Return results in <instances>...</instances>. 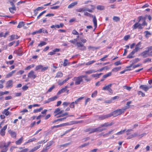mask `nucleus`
<instances>
[{"label":"nucleus","mask_w":152,"mask_h":152,"mask_svg":"<svg viewBox=\"0 0 152 152\" xmlns=\"http://www.w3.org/2000/svg\"><path fill=\"white\" fill-rule=\"evenodd\" d=\"M131 102H132L131 101L127 102L126 104V106L123 108V109H125V111L126 109H129L130 107V104H131Z\"/></svg>","instance_id":"29"},{"label":"nucleus","mask_w":152,"mask_h":152,"mask_svg":"<svg viewBox=\"0 0 152 152\" xmlns=\"http://www.w3.org/2000/svg\"><path fill=\"white\" fill-rule=\"evenodd\" d=\"M47 44V43L45 42H41L38 45V46L41 47Z\"/></svg>","instance_id":"45"},{"label":"nucleus","mask_w":152,"mask_h":152,"mask_svg":"<svg viewBox=\"0 0 152 152\" xmlns=\"http://www.w3.org/2000/svg\"><path fill=\"white\" fill-rule=\"evenodd\" d=\"M112 84L111 83L105 86L102 88V90H108L111 87Z\"/></svg>","instance_id":"23"},{"label":"nucleus","mask_w":152,"mask_h":152,"mask_svg":"<svg viewBox=\"0 0 152 152\" xmlns=\"http://www.w3.org/2000/svg\"><path fill=\"white\" fill-rule=\"evenodd\" d=\"M15 53L17 54L18 56H21L23 54L22 50L21 48H19L17 50L15 51Z\"/></svg>","instance_id":"24"},{"label":"nucleus","mask_w":152,"mask_h":152,"mask_svg":"<svg viewBox=\"0 0 152 152\" xmlns=\"http://www.w3.org/2000/svg\"><path fill=\"white\" fill-rule=\"evenodd\" d=\"M136 67H127V69H126L124 70H123L120 73L121 74H122L124 73L125 72L127 71H130L132 70L133 69Z\"/></svg>","instance_id":"13"},{"label":"nucleus","mask_w":152,"mask_h":152,"mask_svg":"<svg viewBox=\"0 0 152 152\" xmlns=\"http://www.w3.org/2000/svg\"><path fill=\"white\" fill-rule=\"evenodd\" d=\"M102 74V73H101L99 74H93L91 75V76L94 77L96 79L99 78V76Z\"/></svg>","instance_id":"40"},{"label":"nucleus","mask_w":152,"mask_h":152,"mask_svg":"<svg viewBox=\"0 0 152 152\" xmlns=\"http://www.w3.org/2000/svg\"><path fill=\"white\" fill-rule=\"evenodd\" d=\"M126 131V129H124V130H121L120 132H118L117 133H116L115 134L116 135H119L123 134V133L125 132Z\"/></svg>","instance_id":"44"},{"label":"nucleus","mask_w":152,"mask_h":152,"mask_svg":"<svg viewBox=\"0 0 152 152\" xmlns=\"http://www.w3.org/2000/svg\"><path fill=\"white\" fill-rule=\"evenodd\" d=\"M140 24V23H139L138 22L136 23H135L133 26L132 28L133 29H136L137 28H138Z\"/></svg>","instance_id":"39"},{"label":"nucleus","mask_w":152,"mask_h":152,"mask_svg":"<svg viewBox=\"0 0 152 152\" xmlns=\"http://www.w3.org/2000/svg\"><path fill=\"white\" fill-rule=\"evenodd\" d=\"M112 75V73L111 72H108V73H107V74L104 75L103 77H102L103 78H105V79L107 77H108L110 76H111Z\"/></svg>","instance_id":"46"},{"label":"nucleus","mask_w":152,"mask_h":152,"mask_svg":"<svg viewBox=\"0 0 152 152\" xmlns=\"http://www.w3.org/2000/svg\"><path fill=\"white\" fill-rule=\"evenodd\" d=\"M58 98V97L56 96H55L52 97L51 98H50V102L52 101H53L56 99Z\"/></svg>","instance_id":"54"},{"label":"nucleus","mask_w":152,"mask_h":152,"mask_svg":"<svg viewBox=\"0 0 152 152\" xmlns=\"http://www.w3.org/2000/svg\"><path fill=\"white\" fill-rule=\"evenodd\" d=\"M97 91H95L94 92L92 93L91 96L92 98L95 97L97 95Z\"/></svg>","instance_id":"49"},{"label":"nucleus","mask_w":152,"mask_h":152,"mask_svg":"<svg viewBox=\"0 0 152 152\" xmlns=\"http://www.w3.org/2000/svg\"><path fill=\"white\" fill-rule=\"evenodd\" d=\"M54 142L52 141L49 142L47 143L46 145V146L48 148H49V147L50 146L54 143Z\"/></svg>","instance_id":"50"},{"label":"nucleus","mask_w":152,"mask_h":152,"mask_svg":"<svg viewBox=\"0 0 152 152\" xmlns=\"http://www.w3.org/2000/svg\"><path fill=\"white\" fill-rule=\"evenodd\" d=\"M141 43L140 42H139L136 45L135 48L134 50L136 51L137 52L140 49V47L141 46Z\"/></svg>","instance_id":"18"},{"label":"nucleus","mask_w":152,"mask_h":152,"mask_svg":"<svg viewBox=\"0 0 152 152\" xmlns=\"http://www.w3.org/2000/svg\"><path fill=\"white\" fill-rule=\"evenodd\" d=\"M3 113L6 115L7 116L9 114L10 112L4 109L3 111Z\"/></svg>","instance_id":"55"},{"label":"nucleus","mask_w":152,"mask_h":152,"mask_svg":"<svg viewBox=\"0 0 152 152\" xmlns=\"http://www.w3.org/2000/svg\"><path fill=\"white\" fill-rule=\"evenodd\" d=\"M7 125L4 126L3 128L1 129L0 130V134L2 136H4L5 134V130L7 129Z\"/></svg>","instance_id":"8"},{"label":"nucleus","mask_w":152,"mask_h":152,"mask_svg":"<svg viewBox=\"0 0 152 152\" xmlns=\"http://www.w3.org/2000/svg\"><path fill=\"white\" fill-rule=\"evenodd\" d=\"M113 124V123H111L110 124H109L108 123H105L104 124L101 125V127H107L110 126Z\"/></svg>","instance_id":"28"},{"label":"nucleus","mask_w":152,"mask_h":152,"mask_svg":"<svg viewBox=\"0 0 152 152\" xmlns=\"http://www.w3.org/2000/svg\"><path fill=\"white\" fill-rule=\"evenodd\" d=\"M24 138L23 137H21L17 140L16 141L15 143L16 145H18L21 144Z\"/></svg>","instance_id":"12"},{"label":"nucleus","mask_w":152,"mask_h":152,"mask_svg":"<svg viewBox=\"0 0 152 152\" xmlns=\"http://www.w3.org/2000/svg\"><path fill=\"white\" fill-rule=\"evenodd\" d=\"M136 52H137L134 49L132 51V52L127 56V58H131L133 57V55Z\"/></svg>","instance_id":"21"},{"label":"nucleus","mask_w":152,"mask_h":152,"mask_svg":"<svg viewBox=\"0 0 152 152\" xmlns=\"http://www.w3.org/2000/svg\"><path fill=\"white\" fill-rule=\"evenodd\" d=\"M28 78L34 79L36 78L37 75L35 74L34 72L31 70L28 73Z\"/></svg>","instance_id":"6"},{"label":"nucleus","mask_w":152,"mask_h":152,"mask_svg":"<svg viewBox=\"0 0 152 152\" xmlns=\"http://www.w3.org/2000/svg\"><path fill=\"white\" fill-rule=\"evenodd\" d=\"M55 87V86L54 85L52 86L51 87H50L48 91L47 92V93H48V92H50L52 91L53 88H54Z\"/></svg>","instance_id":"58"},{"label":"nucleus","mask_w":152,"mask_h":152,"mask_svg":"<svg viewBox=\"0 0 152 152\" xmlns=\"http://www.w3.org/2000/svg\"><path fill=\"white\" fill-rule=\"evenodd\" d=\"M76 45L77 48L81 50H84L86 49V47L84 45L82 42H77Z\"/></svg>","instance_id":"3"},{"label":"nucleus","mask_w":152,"mask_h":152,"mask_svg":"<svg viewBox=\"0 0 152 152\" xmlns=\"http://www.w3.org/2000/svg\"><path fill=\"white\" fill-rule=\"evenodd\" d=\"M147 50H145L141 53V55L144 58L146 57L148 55V53H149Z\"/></svg>","instance_id":"27"},{"label":"nucleus","mask_w":152,"mask_h":152,"mask_svg":"<svg viewBox=\"0 0 152 152\" xmlns=\"http://www.w3.org/2000/svg\"><path fill=\"white\" fill-rule=\"evenodd\" d=\"M85 78V80L87 82L90 81L91 79L90 78L88 77L86 75H82L77 77H74L73 79L75 81V84L76 85H79L81 82L83 81V78Z\"/></svg>","instance_id":"1"},{"label":"nucleus","mask_w":152,"mask_h":152,"mask_svg":"<svg viewBox=\"0 0 152 152\" xmlns=\"http://www.w3.org/2000/svg\"><path fill=\"white\" fill-rule=\"evenodd\" d=\"M113 20L115 22H118L120 20V18L118 17L114 16L113 18Z\"/></svg>","instance_id":"52"},{"label":"nucleus","mask_w":152,"mask_h":152,"mask_svg":"<svg viewBox=\"0 0 152 152\" xmlns=\"http://www.w3.org/2000/svg\"><path fill=\"white\" fill-rule=\"evenodd\" d=\"M63 75V73L60 72H58L56 74V76H55L56 78H60L62 77Z\"/></svg>","instance_id":"37"},{"label":"nucleus","mask_w":152,"mask_h":152,"mask_svg":"<svg viewBox=\"0 0 152 152\" xmlns=\"http://www.w3.org/2000/svg\"><path fill=\"white\" fill-rule=\"evenodd\" d=\"M84 15L86 16H88L91 18H93L94 16V15H92L91 14L87 12H84Z\"/></svg>","instance_id":"42"},{"label":"nucleus","mask_w":152,"mask_h":152,"mask_svg":"<svg viewBox=\"0 0 152 152\" xmlns=\"http://www.w3.org/2000/svg\"><path fill=\"white\" fill-rule=\"evenodd\" d=\"M90 143L89 142H87L86 143H85L79 146V148H83L85 146H86L89 144Z\"/></svg>","instance_id":"53"},{"label":"nucleus","mask_w":152,"mask_h":152,"mask_svg":"<svg viewBox=\"0 0 152 152\" xmlns=\"http://www.w3.org/2000/svg\"><path fill=\"white\" fill-rule=\"evenodd\" d=\"M13 86V81L12 80L7 81L6 84V88H11Z\"/></svg>","instance_id":"9"},{"label":"nucleus","mask_w":152,"mask_h":152,"mask_svg":"<svg viewBox=\"0 0 152 152\" xmlns=\"http://www.w3.org/2000/svg\"><path fill=\"white\" fill-rule=\"evenodd\" d=\"M15 35H12L10 36V38L9 39V41H11L15 39Z\"/></svg>","instance_id":"57"},{"label":"nucleus","mask_w":152,"mask_h":152,"mask_svg":"<svg viewBox=\"0 0 152 152\" xmlns=\"http://www.w3.org/2000/svg\"><path fill=\"white\" fill-rule=\"evenodd\" d=\"M75 103L74 102H72L69 105V107L71 108H73L75 107Z\"/></svg>","instance_id":"56"},{"label":"nucleus","mask_w":152,"mask_h":152,"mask_svg":"<svg viewBox=\"0 0 152 152\" xmlns=\"http://www.w3.org/2000/svg\"><path fill=\"white\" fill-rule=\"evenodd\" d=\"M152 87V86H148L146 85H142L140 86L139 88L146 92Z\"/></svg>","instance_id":"5"},{"label":"nucleus","mask_w":152,"mask_h":152,"mask_svg":"<svg viewBox=\"0 0 152 152\" xmlns=\"http://www.w3.org/2000/svg\"><path fill=\"white\" fill-rule=\"evenodd\" d=\"M15 72V70L12 71V72H10V73H8L6 75V77L9 78L10 77H11V76H12V75Z\"/></svg>","instance_id":"33"},{"label":"nucleus","mask_w":152,"mask_h":152,"mask_svg":"<svg viewBox=\"0 0 152 152\" xmlns=\"http://www.w3.org/2000/svg\"><path fill=\"white\" fill-rule=\"evenodd\" d=\"M41 145L36 146L31 149L28 152H34L37 149L41 147Z\"/></svg>","instance_id":"20"},{"label":"nucleus","mask_w":152,"mask_h":152,"mask_svg":"<svg viewBox=\"0 0 152 152\" xmlns=\"http://www.w3.org/2000/svg\"><path fill=\"white\" fill-rule=\"evenodd\" d=\"M42 109L43 108L42 107H40L39 109L34 110L33 111V112L34 113H38L40 112L41 111Z\"/></svg>","instance_id":"47"},{"label":"nucleus","mask_w":152,"mask_h":152,"mask_svg":"<svg viewBox=\"0 0 152 152\" xmlns=\"http://www.w3.org/2000/svg\"><path fill=\"white\" fill-rule=\"evenodd\" d=\"M76 11L77 12H85V7L80 8L76 10Z\"/></svg>","instance_id":"36"},{"label":"nucleus","mask_w":152,"mask_h":152,"mask_svg":"<svg viewBox=\"0 0 152 152\" xmlns=\"http://www.w3.org/2000/svg\"><path fill=\"white\" fill-rule=\"evenodd\" d=\"M121 67H116L112 69V71L114 72H117L120 70Z\"/></svg>","instance_id":"60"},{"label":"nucleus","mask_w":152,"mask_h":152,"mask_svg":"<svg viewBox=\"0 0 152 152\" xmlns=\"http://www.w3.org/2000/svg\"><path fill=\"white\" fill-rule=\"evenodd\" d=\"M85 132H89V134H91L94 132V128H88L85 129L84 130Z\"/></svg>","instance_id":"22"},{"label":"nucleus","mask_w":152,"mask_h":152,"mask_svg":"<svg viewBox=\"0 0 152 152\" xmlns=\"http://www.w3.org/2000/svg\"><path fill=\"white\" fill-rule=\"evenodd\" d=\"M72 34L75 35H78L79 34V33L75 29L72 31Z\"/></svg>","instance_id":"62"},{"label":"nucleus","mask_w":152,"mask_h":152,"mask_svg":"<svg viewBox=\"0 0 152 152\" xmlns=\"http://www.w3.org/2000/svg\"><path fill=\"white\" fill-rule=\"evenodd\" d=\"M9 93V92L8 91H5L4 92L0 91V96L4 94H7Z\"/></svg>","instance_id":"51"},{"label":"nucleus","mask_w":152,"mask_h":152,"mask_svg":"<svg viewBox=\"0 0 152 152\" xmlns=\"http://www.w3.org/2000/svg\"><path fill=\"white\" fill-rule=\"evenodd\" d=\"M50 148H48L47 146H46L45 148H43L40 152H47Z\"/></svg>","instance_id":"59"},{"label":"nucleus","mask_w":152,"mask_h":152,"mask_svg":"<svg viewBox=\"0 0 152 152\" xmlns=\"http://www.w3.org/2000/svg\"><path fill=\"white\" fill-rule=\"evenodd\" d=\"M5 80L2 79L0 80V89H2L4 88V83L5 82Z\"/></svg>","instance_id":"32"},{"label":"nucleus","mask_w":152,"mask_h":152,"mask_svg":"<svg viewBox=\"0 0 152 152\" xmlns=\"http://www.w3.org/2000/svg\"><path fill=\"white\" fill-rule=\"evenodd\" d=\"M65 91H66L67 93L68 94L69 90L65 89L64 87L63 88L58 92L57 94L59 95L62 93L64 92Z\"/></svg>","instance_id":"11"},{"label":"nucleus","mask_w":152,"mask_h":152,"mask_svg":"<svg viewBox=\"0 0 152 152\" xmlns=\"http://www.w3.org/2000/svg\"><path fill=\"white\" fill-rule=\"evenodd\" d=\"M138 135L137 133H135L133 134H132L129 136H128L127 138V139H132L134 137H136Z\"/></svg>","instance_id":"31"},{"label":"nucleus","mask_w":152,"mask_h":152,"mask_svg":"<svg viewBox=\"0 0 152 152\" xmlns=\"http://www.w3.org/2000/svg\"><path fill=\"white\" fill-rule=\"evenodd\" d=\"M36 123V121H33V122H32L30 124L29 127L31 128H32L35 125Z\"/></svg>","instance_id":"63"},{"label":"nucleus","mask_w":152,"mask_h":152,"mask_svg":"<svg viewBox=\"0 0 152 152\" xmlns=\"http://www.w3.org/2000/svg\"><path fill=\"white\" fill-rule=\"evenodd\" d=\"M60 109L59 108L56 109L54 112V113L55 114V116H56L57 115L60 114Z\"/></svg>","instance_id":"30"},{"label":"nucleus","mask_w":152,"mask_h":152,"mask_svg":"<svg viewBox=\"0 0 152 152\" xmlns=\"http://www.w3.org/2000/svg\"><path fill=\"white\" fill-rule=\"evenodd\" d=\"M63 65L64 66H69V64L68 60L66 59H65L64 60L63 63Z\"/></svg>","instance_id":"41"},{"label":"nucleus","mask_w":152,"mask_h":152,"mask_svg":"<svg viewBox=\"0 0 152 152\" xmlns=\"http://www.w3.org/2000/svg\"><path fill=\"white\" fill-rule=\"evenodd\" d=\"M71 78V77H68L66 78L63 81H59L58 82V84L60 86H61L66 83L68 80Z\"/></svg>","instance_id":"10"},{"label":"nucleus","mask_w":152,"mask_h":152,"mask_svg":"<svg viewBox=\"0 0 152 152\" xmlns=\"http://www.w3.org/2000/svg\"><path fill=\"white\" fill-rule=\"evenodd\" d=\"M48 67H37L36 69V70L40 69V71L43 72L46 70Z\"/></svg>","instance_id":"25"},{"label":"nucleus","mask_w":152,"mask_h":152,"mask_svg":"<svg viewBox=\"0 0 152 152\" xmlns=\"http://www.w3.org/2000/svg\"><path fill=\"white\" fill-rule=\"evenodd\" d=\"M77 41V39H74L73 40H70L69 41V42L71 43L75 44V42Z\"/></svg>","instance_id":"64"},{"label":"nucleus","mask_w":152,"mask_h":152,"mask_svg":"<svg viewBox=\"0 0 152 152\" xmlns=\"http://www.w3.org/2000/svg\"><path fill=\"white\" fill-rule=\"evenodd\" d=\"M111 117L110 113L107 115H103L99 117V118L101 120H103L106 118L110 117Z\"/></svg>","instance_id":"17"},{"label":"nucleus","mask_w":152,"mask_h":152,"mask_svg":"<svg viewBox=\"0 0 152 152\" xmlns=\"http://www.w3.org/2000/svg\"><path fill=\"white\" fill-rule=\"evenodd\" d=\"M92 18H93V22L94 25V27H95L94 30V31L97 26V21L95 16H94Z\"/></svg>","instance_id":"16"},{"label":"nucleus","mask_w":152,"mask_h":152,"mask_svg":"<svg viewBox=\"0 0 152 152\" xmlns=\"http://www.w3.org/2000/svg\"><path fill=\"white\" fill-rule=\"evenodd\" d=\"M11 5L12 6V7H10L9 8V9L10 10V12L12 13H13L14 10H16V7L15 6V4L14 3H11Z\"/></svg>","instance_id":"15"},{"label":"nucleus","mask_w":152,"mask_h":152,"mask_svg":"<svg viewBox=\"0 0 152 152\" xmlns=\"http://www.w3.org/2000/svg\"><path fill=\"white\" fill-rule=\"evenodd\" d=\"M77 2H73V3H72L68 6V8H72L75 5H77Z\"/></svg>","instance_id":"34"},{"label":"nucleus","mask_w":152,"mask_h":152,"mask_svg":"<svg viewBox=\"0 0 152 152\" xmlns=\"http://www.w3.org/2000/svg\"><path fill=\"white\" fill-rule=\"evenodd\" d=\"M104 68H102L100 69H98L97 70H88L87 71H86L85 73L86 74H90L93 72H100L102 71L104 69Z\"/></svg>","instance_id":"7"},{"label":"nucleus","mask_w":152,"mask_h":152,"mask_svg":"<svg viewBox=\"0 0 152 152\" xmlns=\"http://www.w3.org/2000/svg\"><path fill=\"white\" fill-rule=\"evenodd\" d=\"M36 140L37 139L35 137H33L31 139H30L27 142H25L24 143V145H25L27 144V143L34 141H36Z\"/></svg>","instance_id":"19"},{"label":"nucleus","mask_w":152,"mask_h":152,"mask_svg":"<svg viewBox=\"0 0 152 152\" xmlns=\"http://www.w3.org/2000/svg\"><path fill=\"white\" fill-rule=\"evenodd\" d=\"M96 8L98 10H102L104 9V7L103 6L98 5L97 6Z\"/></svg>","instance_id":"48"},{"label":"nucleus","mask_w":152,"mask_h":152,"mask_svg":"<svg viewBox=\"0 0 152 152\" xmlns=\"http://www.w3.org/2000/svg\"><path fill=\"white\" fill-rule=\"evenodd\" d=\"M24 25V24L23 22H20L19 23L18 25L17 26V28H20L22 26H23Z\"/></svg>","instance_id":"43"},{"label":"nucleus","mask_w":152,"mask_h":152,"mask_svg":"<svg viewBox=\"0 0 152 152\" xmlns=\"http://www.w3.org/2000/svg\"><path fill=\"white\" fill-rule=\"evenodd\" d=\"M137 93L138 96L141 95L142 97H144L145 96V94L142 91H137Z\"/></svg>","instance_id":"38"},{"label":"nucleus","mask_w":152,"mask_h":152,"mask_svg":"<svg viewBox=\"0 0 152 152\" xmlns=\"http://www.w3.org/2000/svg\"><path fill=\"white\" fill-rule=\"evenodd\" d=\"M125 111V109H123V108L121 109H118L110 113V115L111 116H113L114 117H115L124 114Z\"/></svg>","instance_id":"2"},{"label":"nucleus","mask_w":152,"mask_h":152,"mask_svg":"<svg viewBox=\"0 0 152 152\" xmlns=\"http://www.w3.org/2000/svg\"><path fill=\"white\" fill-rule=\"evenodd\" d=\"M84 98V97H81L77 99H76L75 102V103L76 104H77L78 103L81 101V100L83 99Z\"/></svg>","instance_id":"35"},{"label":"nucleus","mask_w":152,"mask_h":152,"mask_svg":"<svg viewBox=\"0 0 152 152\" xmlns=\"http://www.w3.org/2000/svg\"><path fill=\"white\" fill-rule=\"evenodd\" d=\"M138 22L142 21V26H146L147 23L145 22L146 18L145 17H142V16H140L138 18Z\"/></svg>","instance_id":"4"},{"label":"nucleus","mask_w":152,"mask_h":152,"mask_svg":"<svg viewBox=\"0 0 152 152\" xmlns=\"http://www.w3.org/2000/svg\"><path fill=\"white\" fill-rule=\"evenodd\" d=\"M145 33V37L147 38H148V35H151V34L150 32H149L148 31H145L144 32Z\"/></svg>","instance_id":"61"},{"label":"nucleus","mask_w":152,"mask_h":152,"mask_svg":"<svg viewBox=\"0 0 152 152\" xmlns=\"http://www.w3.org/2000/svg\"><path fill=\"white\" fill-rule=\"evenodd\" d=\"M68 113L67 112H66L62 114L61 115H59L57 117V118L59 117H64V116H65L66 115V118L68 117H71V116H73L74 115H68Z\"/></svg>","instance_id":"26"},{"label":"nucleus","mask_w":152,"mask_h":152,"mask_svg":"<svg viewBox=\"0 0 152 152\" xmlns=\"http://www.w3.org/2000/svg\"><path fill=\"white\" fill-rule=\"evenodd\" d=\"M9 133L10 134L11 137L13 138H15L16 137V133L15 132H13L11 130L8 131Z\"/></svg>","instance_id":"14"}]
</instances>
